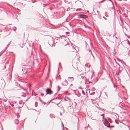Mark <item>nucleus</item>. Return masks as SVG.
<instances>
[{
  "label": "nucleus",
  "instance_id": "obj_41",
  "mask_svg": "<svg viewBox=\"0 0 130 130\" xmlns=\"http://www.w3.org/2000/svg\"><path fill=\"white\" fill-rule=\"evenodd\" d=\"M58 88H59V89H60V88H59V86H58Z\"/></svg>",
  "mask_w": 130,
  "mask_h": 130
},
{
  "label": "nucleus",
  "instance_id": "obj_59",
  "mask_svg": "<svg viewBox=\"0 0 130 130\" xmlns=\"http://www.w3.org/2000/svg\"><path fill=\"white\" fill-rule=\"evenodd\" d=\"M14 27L16 28V27Z\"/></svg>",
  "mask_w": 130,
  "mask_h": 130
},
{
  "label": "nucleus",
  "instance_id": "obj_56",
  "mask_svg": "<svg viewBox=\"0 0 130 130\" xmlns=\"http://www.w3.org/2000/svg\"><path fill=\"white\" fill-rule=\"evenodd\" d=\"M58 99H59V100H60V99H59V98H58Z\"/></svg>",
  "mask_w": 130,
  "mask_h": 130
},
{
  "label": "nucleus",
  "instance_id": "obj_50",
  "mask_svg": "<svg viewBox=\"0 0 130 130\" xmlns=\"http://www.w3.org/2000/svg\"><path fill=\"white\" fill-rule=\"evenodd\" d=\"M114 67L115 68H116V67L115 66Z\"/></svg>",
  "mask_w": 130,
  "mask_h": 130
},
{
  "label": "nucleus",
  "instance_id": "obj_53",
  "mask_svg": "<svg viewBox=\"0 0 130 130\" xmlns=\"http://www.w3.org/2000/svg\"><path fill=\"white\" fill-rule=\"evenodd\" d=\"M66 130H67V129H68L67 128H66Z\"/></svg>",
  "mask_w": 130,
  "mask_h": 130
},
{
  "label": "nucleus",
  "instance_id": "obj_33",
  "mask_svg": "<svg viewBox=\"0 0 130 130\" xmlns=\"http://www.w3.org/2000/svg\"><path fill=\"white\" fill-rule=\"evenodd\" d=\"M93 95V93H90V95Z\"/></svg>",
  "mask_w": 130,
  "mask_h": 130
},
{
  "label": "nucleus",
  "instance_id": "obj_58",
  "mask_svg": "<svg viewBox=\"0 0 130 130\" xmlns=\"http://www.w3.org/2000/svg\"><path fill=\"white\" fill-rule=\"evenodd\" d=\"M16 124H18V123H16Z\"/></svg>",
  "mask_w": 130,
  "mask_h": 130
},
{
  "label": "nucleus",
  "instance_id": "obj_42",
  "mask_svg": "<svg viewBox=\"0 0 130 130\" xmlns=\"http://www.w3.org/2000/svg\"><path fill=\"white\" fill-rule=\"evenodd\" d=\"M89 124H88V126H87V127H89Z\"/></svg>",
  "mask_w": 130,
  "mask_h": 130
},
{
  "label": "nucleus",
  "instance_id": "obj_60",
  "mask_svg": "<svg viewBox=\"0 0 130 130\" xmlns=\"http://www.w3.org/2000/svg\"><path fill=\"white\" fill-rule=\"evenodd\" d=\"M17 117L18 118V116H17Z\"/></svg>",
  "mask_w": 130,
  "mask_h": 130
},
{
  "label": "nucleus",
  "instance_id": "obj_1",
  "mask_svg": "<svg viewBox=\"0 0 130 130\" xmlns=\"http://www.w3.org/2000/svg\"><path fill=\"white\" fill-rule=\"evenodd\" d=\"M103 122L105 126H107V127L110 128H113L115 127L114 126H110L109 122L106 119H105L104 121H103Z\"/></svg>",
  "mask_w": 130,
  "mask_h": 130
},
{
  "label": "nucleus",
  "instance_id": "obj_3",
  "mask_svg": "<svg viewBox=\"0 0 130 130\" xmlns=\"http://www.w3.org/2000/svg\"><path fill=\"white\" fill-rule=\"evenodd\" d=\"M78 18H82L83 19H85L88 18V16L84 14H80L79 16L78 17Z\"/></svg>",
  "mask_w": 130,
  "mask_h": 130
},
{
  "label": "nucleus",
  "instance_id": "obj_49",
  "mask_svg": "<svg viewBox=\"0 0 130 130\" xmlns=\"http://www.w3.org/2000/svg\"><path fill=\"white\" fill-rule=\"evenodd\" d=\"M2 54H0V56H1V55H2Z\"/></svg>",
  "mask_w": 130,
  "mask_h": 130
},
{
  "label": "nucleus",
  "instance_id": "obj_26",
  "mask_svg": "<svg viewBox=\"0 0 130 130\" xmlns=\"http://www.w3.org/2000/svg\"><path fill=\"white\" fill-rule=\"evenodd\" d=\"M79 89H82L83 88H82L81 87H79L78 88Z\"/></svg>",
  "mask_w": 130,
  "mask_h": 130
},
{
  "label": "nucleus",
  "instance_id": "obj_36",
  "mask_svg": "<svg viewBox=\"0 0 130 130\" xmlns=\"http://www.w3.org/2000/svg\"><path fill=\"white\" fill-rule=\"evenodd\" d=\"M54 100V99H52L51 100V101H53V100Z\"/></svg>",
  "mask_w": 130,
  "mask_h": 130
},
{
  "label": "nucleus",
  "instance_id": "obj_25",
  "mask_svg": "<svg viewBox=\"0 0 130 130\" xmlns=\"http://www.w3.org/2000/svg\"><path fill=\"white\" fill-rule=\"evenodd\" d=\"M50 84H51V86H52V84L51 83V82L50 80Z\"/></svg>",
  "mask_w": 130,
  "mask_h": 130
},
{
  "label": "nucleus",
  "instance_id": "obj_31",
  "mask_svg": "<svg viewBox=\"0 0 130 130\" xmlns=\"http://www.w3.org/2000/svg\"><path fill=\"white\" fill-rule=\"evenodd\" d=\"M39 99L40 101L42 102V100H41V99L40 98H39Z\"/></svg>",
  "mask_w": 130,
  "mask_h": 130
},
{
  "label": "nucleus",
  "instance_id": "obj_19",
  "mask_svg": "<svg viewBox=\"0 0 130 130\" xmlns=\"http://www.w3.org/2000/svg\"><path fill=\"white\" fill-rule=\"evenodd\" d=\"M116 120H115V122H116V123L118 124H119V123L118 122H117L116 121Z\"/></svg>",
  "mask_w": 130,
  "mask_h": 130
},
{
  "label": "nucleus",
  "instance_id": "obj_52",
  "mask_svg": "<svg viewBox=\"0 0 130 130\" xmlns=\"http://www.w3.org/2000/svg\"><path fill=\"white\" fill-rule=\"evenodd\" d=\"M66 34H67V32H66Z\"/></svg>",
  "mask_w": 130,
  "mask_h": 130
},
{
  "label": "nucleus",
  "instance_id": "obj_32",
  "mask_svg": "<svg viewBox=\"0 0 130 130\" xmlns=\"http://www.w3.org/2000/svg\"><path fill=\"white\" fill-rule=\"evenodd\" d=\"M88 50H89V52H90V53H91V52H91V50H89V49Z\"/></svg>",
  "mask_w": 130,
  "mask_h": 130
},
{
  "label": "nucleus",
  "instance_id": "obj_22",
  "mask_svg": "<svg viewBox=\"0 0 130 130\" xmlns=\"http://www.w3.org/2000/svg\"><path fill=\"white\" fill-rule=\"evenodd\" d=\"M36 103H37V102H36L35 103V107H37V105H36Z\"/></svg>",
  "mask_w": 130,
  "mask_h": 130
},
{
  "label": "nucleus",
  "instance_id": "obj_10",
  "mask_svg": "<svg viewBox=\"0 0 130 130\" xmlns=\"http://www.w3.org/2000/svg\"><path fill=\"white\" fill-rule=\"evenodd\" d=\"M109 81L108 80H106L105 82V84H107L108 83H109Z\"/></svg>",
  "mask_w": 130,
  "mask_h": 130
},
{
  "label": "nucleus",
  "instance_id": "obj_30",
  "mask_svg": "<svg viewBox=\"0 0 130 130\" xmlns=\"http://www.w3.org/2000/svg\"><path fill=\"white\" fill-rule=\"evenodd\" d=\"M107 86L106 85V86H105L104 87V88H107Z\"/></svg>",
  "mask_w": 130,
  "mask_h": 130
},
{
  "label": "nucleus",
  "instance_id": "obj_57",
  "mask_svg": "<svg viewBox=\"0 0 130 130\" xmlns=\"http://www.w3.org/2000/svg\"><path fill=\"white\" fill-rule=\"evenodd\" d=\"M105 16H106V17H107V16H106V15H105Z\"/></svg>",
  "mask_w": 130,
  "mask_h": 130
},
{
  "label": "nucleus",
  "instance_id": "obj_15",
  "mask_svg": "<svg viewBox=\"0 0 130 130\" xmlns=\"http://www.w3.org/2000/svg\"><path fill=\"white\" fill-rule=\"evenodd\" d=\"M40 94H41V95L42 96H43L44 95V93H41Z\"/></svg>",
  "mask_w": 130,
  "mask_h": 130
},
{
  "label": "nucleus",
  "instance_id": "obj_13",
  "mask_svg": "<svg viewBox=\"0 0 130 130\" xmlns=\"http://www.w3.org/2000/svg\"><path fill=\"white\" fill-rule=\"evenodd\" d=\"M91 54L92 55V56H93V58L94 59H95V57H94V55H93V54H92V52H91Z\"/></svg>",
  "mask_w": 130,
  "mask_h": 130
},
{
  "label": "nucleus",
  "instance_id": "obj_20",
  "mask_svg": "<svg viewBox=\"0 0 130 130\" xmlns=\"http://www.w3.org/2000/svg\"><path fill=\"white\" fill-rule=\"evenodd\" d=\"M103 18L105 20H107V19L104 17H103Z\"/></svg>",
  "mask_w": 130,
  "mask_h": 130
},
{
  "label": "nucleus",
  "instance_id": "obj_35",
  "mask_svg": "<svg viewBox=\"0 0 130 130\" xmlns=\"http://www.w3.org/2000/svg\"><path fill=\"white\" fill-rule=\"evenodd\" d=\"M60 89H58L57 90V92H58V91Z\"/></svg>",
  "mask_w": 130,
  "mask_h": 130
},
{
  "label": "nucleus",
  "instance_id": "obj_9",
  "mask_svg": "<svg viewBox=\"0 0 130 130\" xmlns=\"http://www.w3.org/2000/svg\"><path fill=\"white\" fill-rule=\"evenodd\" d=\"M108 120L109 121L110 123H111L112 122V121H111V119L110 118H108Z\"/></svg>",
  "mask_w": 130,
  "mask_h": 130
},
{
  "label": "nucleus",
  "instance_id": "obj_40",
  "mask_svg": "<svg viewBox=\"0 0 130 130\" xmlns=\"http://www.w3.org/2000/svg\"><path fill=\"white\" fill-rule=\"evenodd\" d=\"M60 115L61 116L62 115V114L61 112H60Z\"/></svg>",
  "mask_w": 130,
  "mask_h": 130
},
{
  "label": "nucleus",
  "instance_id": "obj_24",
  "mask_svg": "<svg viewBox=\"0 0 130 130\" xmlns=\"http://www.w3.org/2000/svg\"><path fill=\"white\" fill-rule=\"evenodd\" d=\"M115 88V92H117V88Z\"/></svg>",
  "mask_w": 130,
  "mask_h": 130
},
{
  "label": "nucleus",
  "instance_id": "obj_34",
  "mask_svg": "<svg viewBox=\"0 0 130 130\" xmlns=\"http://www.w3.org/2000/svg\"><path fill=\"white\" fill-rule=\"evenodd\" d=\"M95 89V88H94V87H93L92 88V89H93H93Z\"/></svg>",
  "mask_w": 130,
  "mask_h": 130
},
{
  "label": "nucleus",
  "instance_id": "obj_37",
  "mask_svg": "<svg viewBox=\"0 0 130 130\" xmlns=\"http://www.w3.org/2000/svg\"><path fill=\"white\" fill-rule=\"evenodd\" d=\"M92 93H93V94H94V93H95V92H93Z\"/></svg>",
  "mask_w": 130,
  "mask_h": 130
},
{
  "label": "nucleus",
  "instance_id": "obj_51",
  "mask_svg": "<svg viewBox=\"0 0 130 130\" xmlns=\"http://www.w3.org/2000/svg\"><path fill=\"white\" fill-rule=\"evenodd\" d=\"M57 93L55 94V95H56V94H57Z\"/></svg>",
  "mask_w": 130,
  "mask_h": 130
},
{
  "label": "nucleus",
  "instance_id": "obj_18",
  "mask_svg": "<svg viewBox=\"0 0 130 130\" xmlns=\"http://www.w3.org/2000/svg\"><path fill=\"white\" fill-rule=\"evenodd\" d=\"M32 3H34L35 2V0H32Z\"/></svg>",
  "mask_w": 130,
  "mask_h": 130
},
{
  "label": "nucleus",
  "instance_id": "obj_43",
  "mask_svg": "<svg viewBox=\"0 0 130 130\" xmlns=\"http://www.w3.org/2000/svg\"><path fill=\"white\" fill-rule=\"evenodd\" d=\"M13 30H14V31H15V30H16V29H14Z\"/></svg>",
  "mask_w": 130,
  "mask_h": 130
},
{
  "label": "nucleus",
  "instance_id": "obj_2",
  "mask_svg": "<svg viewBox=\"0 0 130 130\" xmlns=\"http://www.w3.org/2000/svg\"><path fill=\"white\" fill-rule=\"evenodd\" d=\"M46 91L47 94H51L53 93L52 91L50 89L48 88H46Z\"/></svg>",
  "mask_w": 130,
  "mask_h": 130
},
{
  "label": "nucleus",
  "instance_id": "obj_39",
  "mask_svg": "<svg viewBox=\"0 0 130 130\" xmlns=\"http://www.w3.org/2000/svg\"><path fill=\"white\" fill-rule=\"evenodd\" d=\"M50 102H48V104H49Z\"/></svg>",
  "mask_w": 130,
  "mask_h": 130
},
{
  "label": "nucleus",
  "instance_id": "obj_21",
  "mask_svg": "<svg viewBox=\"0 0 130 130\" xmlns=\"http://www.w3.org/2000/svg\"><path fill=\"white\" fill-rule=\"evenodd\" d=\"M23 97H26V95H21Z\"/></svg>",
  "mask_w": 130,
  "mask_h": 130
},
{
  "label": "nucleus",
  "instance_id": "obj_61",
  "mask_svg": "<svg viewBox=\"0 0 130 130\" xmlns=\"http://www.w3.org/2000/svg\"><path fill=\"white\" fill-rule=\"evenodd\" d=\"M49 44L50 45V44H49Z\"/></svg>",
  "mask_w": 130,
  "mask_h": 130
},
{
  "label": "nucleus",
  "instance_id": "obj_12",
  "mask_svg": "<svg viewBox=\"0 0 130 130\" xmlns=\"http://www.w3.org/2000/svg\"><path fill=\"white\" fill-rule=\"evenodd\" d=\"M119 105H121L123 106V104L121 102H120L119 103Z\"/></svg>",
  "mask_w": 130,
  "mask_h": 130
},
{
  "label": "nucleus",
  "instance_id": "obj_48",
  "mask_svg": "<svg viewBox=\"0 0 130 130\" xmlns=\"http://www.w3.org/2000/svg\"><path fill=\"white\" fill-rule=\"evenodd\" d=\"M17 10H19V9H18V8H17Z\"/></svg>",
  "mask_w": 130,
  "mask_h": 130
},
{
  "label": "nucleus",
  "instance_id": "obj_8",
  "mask_svg": "<svg viewBox=\"0 0 130 130\" xmlns=\"http://www.w3.org/2000/svg\"><path fill=\"white\" fill-rule=\"evenodd\" d=\"M111 81L112 82L113 85V87L114 88H117V86H116L115 84H114V83H113V81L112 80H111Z\"/></svg>",
  "mask_w": 130,
  "mask_h": 130
},
{
  "label": "nucleus",
  "instance_id": "obj_44",
  "mask_svg": "<svg viewBox=\"0 0 130 130\" xmlns=\"http://www.w3.org/2000/svg\"><path fill=\"white\" fill-rule=\"evenodd\" d=\"M57 38H60V37H56Z\"/></svg>",
  "mask_w": 130,
  "mask_h": 130
},
{
  "label": "nucleus",
  "instance_id": "obj_46",
  "mask_svg": "<svg viewBox=\"0 0 130 130\" xmlns=\"http://www.w3.org/2000/svg\"><path fill=\"white\" fill-rule=\"evenodd\" d=\"M72 84H71L70 85V86H72Z\"/></svg>",
  "mask_w": 130,
  "mask_h": 130
},
{
  "label": "nucleus",
  "instance_id": "obj_11",
  "mask_svg": "<svg viewBox=\"0 0 130 130\" xmlns=\"http://www.w3.org/2000/svg\"><path fill=\"white\" fill-rule=\"evenodd\" d=\"M11 42V41H10L9 43L7 45V47H5V50H6L7 48V47H8L9 45L10 44V42Z\"/></svg>",
  "mask_w": 130,
  "mask_h": 130
},
{
  "label": "nucleus",
  "instance_id": "obj_38",
  "mask_svg": "<svg viewBox=\"0 0 130 130\" xmlns=\"http://www.w3.org/2000/svg\"><path fill=\"white\" fill-rule=\"evenodd\" d=\"M4 67V69L6 68V66L5 65Z\"/></svg>",
  "mask_w": 130,
  "mask_h": 130
},
{
  "label": "nucleus",
  "instance_id": "obj_7",
  "mask_svg": "<svg viewBox=\"0 0 130 130\" xmlns=\"http://www.w3.org/2000/svg\"><path fill=\"white\" fill-rule=\"evenodd\" d=\"M19 104L21 105L19 107V108H20L21 107H22L23 106V105L22 104V102H21V101H20L19 102Z\"/></svg>",
  "mask_w": 130,
  "mask_h": 130
},
{
  "label": "nucleus",
  "instance_id": "obj_62",
  "mask_svg": "<svg viewBox=\"0 0 130 130\" xmlns=\"http://www.w3.org/2000/svg\"><path fill=\"white\" fill-rule=\"evenodd\" d=\"M123 87L124 88V87L123 86Z\"/></svg>",
  "mask_w": 130,
  "mask_h": 130
},
{
  "label": "nucleus",
  "instance_id": "obj_16",
  "mask_svg": "<svg viewBox=\"0 0 130 130\" xmlns=\"http://www.w3.org/2000/svg\"><path fill=\"white\" fill-rule=\"evenodd\" d=\"M104 0H103L102 1L99 2L100 3H102L103 2H104Z\"/></svg>",
  "mask_w": 130,
  "mask_h": 130
},
{
  "label": "nucleus",
  "instance_id": "obj_27",
  "mask_svg": "<svg viewBox=\"0 0 130 130\" xmlns=\"http://www.w3.org/2000/svg\"><path fill=\"white\" fill-rule=\"evenodd\" d=\"M60 102L59 103H58V104H56L55 103V104H56L57 105V106H58V105L60 103Z\"/></svg>",
  "mask_w": 130,
  "mask_h": 130
},
{
  "label": "nucleus",
  "instance_id": "obj_5",
  "mask_svg": "<svg viewBox=\"0 0 130 130\" xmlns=\"http://www.w3.org/2000/svg\"><path fill=\"white\" fill-rule=\"evenodd\" d=\"M74 79L73 77H68V80L70 82H72L74 80Z\"/></svg>",
  "mask_w": 130,
  "mask_h": 130
},
{
  "label": "nucleus",
  "instance_id": "obj_47",
  "mask_svg": "<svg viewBox=\"0 0 130 130\" xmlns=\"http://www.w3.org/2000/svg\"><path fill=\"white\" fill-rule=\"evenodd\" d=\"M2 30H0V32H2Z\"/></svg>",
  "mask_w": 130,
  "mask_h": 130
},
{
  "label": "nucleus",
  "instance_id": "obj_28",
  "mask_svg": "<svg viewBox=\"0 0 130 130\" xmlns=\"http://www.w3.org/2000/svg\"><path fill=\"white\" fill-rule=\"evenodd\" d=\"M57 97H56V98L54 99V100L56 99L57 98Z\"/></svg>",
  "mask_w": 130,
  "mask_h": 130
},
{
  "label": "nucleus",
  "instance_id": "obj_55",
  "mask_svg": "<svg viewBox=\"0 0 130 130\" xmlns=\"http://www.w3.org/2000/svg\"><path fill=\"white\" fill-rule=\"evenodd\" d=\"M44 103L45 104H46V103Z\"/></svg>",
  "mask_w": 130,
  "mask_h": 130
},
{
  "label": "nucleus",
  "instance_id": "obj_54",
  "mask_svg": "<svg viewBox=\"0 0 130 130\" xmlns=\"http://www.w3.org/2000/svg\"><path fill=\"white\" fill-rule=\"evenodd\" d=\"M60 63H59V65H60Z\"/></svg>",
  "mask_w": 130,
  "mask_h": 130
},
{
  "label": "nucleus",
  "instance_id": "obj_17",
  "mask_svg": "<svg viewBox=\"0 0 130 130\" xmlns=\"http://www.w3.org/2000/svg\"><path fill=\"white\" fill-rule=\"evenodd\" d=\"M84 92V91L83 90H82V92L83 94L84 95H85V94Z\"/></svg>",
  "mask_w": 130,
  "mask_h": 130
},
{
  "label": "nucleus",
  "instance_id": "obj_6",
  "mask_svg": "<svg viewBox=\"0 0 130 130\" xmlns=\"http://www.w3.org/2000/svg\"><path fill=\"white\" fill-rule=\"evenodd\" d=\"M85 130H92L91 128L90 127H85Z\"/></svg>",
  "mask_w": 130,
  "mask_h": 130
},
{
  "label": "nucleus",
  "instance_id": "obj_4",
  "mask_svg": "<svg viewBox=\"0 0 130 130\" xmlns=\"http://www.w3.org/2000/svg\"><path fill=\"white\" fill-rule=\"evenodd\" d=\"M62 85L66 86L68 84V82L67 81L66 79H65L64 81L61 83Z\"/></svg>",
  "mask_w": 130,
  "mask_h": 130
},
{
  "label": "nucleus",
  "instance_id": "obj_29",
  "mask_svg": "<svg viewBox=\"0 0 130 130\" xmlns=\"http://www.w3.org/2000/svg\"><path fill=\"white\" fill-rule=\"evenodd\" d=\"M85 43L86 44V46H87V43L86 42H85Z\"/></svg>",
  "mask_w": 130,
  "mask_h": 130
},
{
  "label": "nucleus",
  "instance_id": "obj_23",
  "mask_svg": "<svg viewBox=\"0 0 130 130\" xmlns=\"http://www.w3.org/2000/svg\"><path fill=\"white\" fill-rule=\"evenodd\" d=\"M60 37H64V36L63 35H62V36H59Z\"/></svg>",
  "mask_w": 130,
  "mask_h": 130
},
{
  "label": "nucleus",
  "instance_id": "obj_45",
  "mask_svg": "<svg viewBox=\"0 0 130 130\" xmlns=\"http://www.w3.org/2000/svg\"><path fill=\"white\" fill-rule=\"evenodd\" d=\"M128 44H129V45H130V43H128Z\"/></svg>",
  "mask_w": 130,
  "mask_h": 130
},
{
  "label": "nucleus",
  "instance_id": "obj_14",
  "mask_svg": "<svg viewBox=\"0 0 130 130\" xmlns=\"http://www.w3.org/2000/svg\"><path fill=\"white\" fill-rule=\"evenodd\" d=\"M62 126L63 127V128H62L63 130H64V125H63V123L62 122Z\"/></svg>",
  "mask_w": 130,
  "mask_h": 130
}]
</instances>
